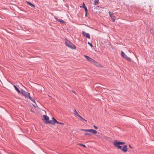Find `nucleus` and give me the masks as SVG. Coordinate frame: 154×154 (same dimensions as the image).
Listing matches in <instances>:
<instances>
[{"label": "nucleus", "instance_id": "8", "mask_svg": "<svg viewBox=\"0 0 154 154\" xmlns=\"http://www.w3.org/2000/svg\"><path fill=\"white\" fill-rule=\"evenodd\" d=\"M109 13L110 16L111 17L112 20V21L113 22H115V19H116L115 17L113 15V14L111 13V12L109 11Z\"/></svg>", "mask_w": 154, "mask_h": 154}, {"label": "nucleus", "instance_id": "25", "mask_svg": "<svg viewBox=\"0 0 154 154\" xmlns=\"http://www.w3.org/2000/svg\"><path fill=\"white\" fill-rule=\"evenodd\" d=\"M78 117H79V119L81 120L82 119V117L80 115H79Z\"/></svg>", "mask_w": 154, "mask_h": 154}, {"label": "nucleus", "instance_id": "19", "mask_svg": "<svg viewBox=\"0 0 154 154\" xmlns=\"http://www.w3.org/2000/svg\"><path fill=\"white\" fill-rule=\"evenodd\" d=\"M99 3V1L98 0H95L94 1V4L95 5H97Z\"/></svg>", "mask_w": 154, "mask_h": 154}, {"label": "nucleus", "instance_id": "10", "mask_svg": "<svg viewBox=\"0 0 154 154\" xmlns=\"http://www.w3.org/2000/svg\"><path fill=\"white\" fill-rule=\"evenodd\" d=\"M55 19L58 21L59 22H60L61 24H63L65 23L64 21L62 19H57V18L56 17H55Z\"/></svg>", "mask_w": 154, "mask_h": 154}, {"label": "nucleus", "instance_id": "15", "mask_svg": "<svg viewBox=\"0 0 154 154\" xmlns=\"http://www.w3.org/2000/svg\"><path fill=\"white\" fill-rule=\"evenodd\" d=\"M27 3L28 4V5H29V6L32 7H34L35 6L34 5L32 4V3L29 2H27Z\"/></svg>", "mask_w": 154, "mask_h": 154}, {"label": "nucleus", "instance_id": "23", "mask_svg": "<svg viewBox=\"0 0 154 154\" xmlns=\"http://www.w3.org/2000/svg\"><path fill=\"white\" fill-rule=\"evenodd\" d=\"M85 10V12L87 13V11H88L87 8L86 7H85L84 8Z\"/></svg>", "mask_w": 154, "mask_h": 154}, {"label": "nucleus", "instance_id": "1", "mask_svg": "<svg viewBox=\"0 0 154 154\" xmlns=\"http://www.w3.org/2000/svg\"><path fill=\"white\" fill-rule=\"evenodd\" d=\"M65 44L67 46L72 49H75L76 48V46L75 45L66 39L65 40Z\"/></svg>", "mask_w": 154, "mask_h": 154}, {"label": "nucleus", "instance_id": "2", "mask_svg": "<svg viewBox=\"0 0 154 154\" xmlns=\"http://www.w3.org/2000/svg\"><path fill=\"white\" fill-rule=\"evenodd\" d=\"M125 143L120 142L116 140H115L113 143V145L119 149H122V146L121 145H123L125 144Z\"/></svg>", "mask_w": 154, "mask_h": 154}, {"label": "nucleus", "instance_id": "31", "mask_svg": "<svg viewBox=\"0 0 154 154\" xmlns=\"http://www.w3.org/2000/svg\"><path fill=\"white\" fill-rule=\"evenodd\" d=\"M87 15V13H85V16H86Z\"/></svg>", "mask_w": 154, "mask_h": 154}, {"label": "nucleus", "instance_id": "11", "mask_svg": "<svg viewBox=\"0 0 154 154\" xmlns=\"http://www.w3.org/2000/svg\"><path fill=\"white\" fill-rule=\"evenodd\" d=\"M93 63L94 64L97 66H101V65L95 61L94 60V61H93Z\"/></svg>", "mask_w": 154, "mask_h": 154}, {"label": "nucleus", "instance_id": "16", "mask_svg": "<svg viewBox=\"0 0 154 154\" xmlns=\"http://www.w3.org/2000/svg\"><path fill=\"white\" fill-rule=\"evenodd\" d=\"M125 59H126L128 61L130 62L131 61V58L129 57H128L127 56V57H126Z\"/></svg>", "mask_w": 154, "mask_h": 154}, {"label": "nucleus", "instance_id": "22", "mask_svg": "<svg viewBox=\"0 0 154 154\" xmlns=\"http://www.w3.org/2000/svg\"><path fill=\"white\" fill-rule=\"evenodd\" d=\"M84 135H89V136L91 135V134H89V133H85Z\"/></svg>", "mask_w": 154, "mask_h": 154}, {"label": "nucleus", "instance_id": "24", "mask_svg": "<svg viewBox=\"0 0 154 154\" xmlns=\"http://www.w3.org/2000/svg\"><path fill=\"white\" fill-rule=\"evenodd\" d=\"M88 43L89 45L91 47H92L93 46V45H92V44L91 43H90L89 42H88Z\"/></svg>", "mask_w": 154, "mask_h": 154}, {"label": "nucleus", "instance_id": "6", "mask_svg": "<svg viewBox=\"0 0 154 154\" xmlns=\"http://www.w3.org/2000/svg\"><path fill=\"white\" fill-rule=\"evenodd\" d=\"M82 33L84 36H85L86 38L89 39L90 38V37L89 33L85 32L84 31L82 32Z\"/></svg>", "mask_w": 154, "mask_h": 154}, {"label": "nucleus", "instance_id": "29", "mask_svg": "<svg viewBox=\"0 0 154 154\" xmlns=\"http://www.w3.org/2000/svg\"><path fill=\"white\" fill-rule=\"evenodd\" d=\"M129 146L131 149H132L133 148V147L130 145H129Z\"/></svg>", "mask_w": 154, "mask_h": 154}, {"label": "nucleus", "instance_id": "5", "mask_svg": "<svg viewBox=\"0 0 154 154\" xmlns=\"http://www.w3.org/2000/svg\"><path fill=\"white\" fill-rule=\"evenodd\" d=\"M52 119V120H50L49 121L48 120V121H47V122H45V123L46 124L49 123L52 125H54L55 123H56L55 120H56L54 118H53Z\"/></svg>", "mask_w": 154, "mask_h": 154}, {"label": "nucleus", "instance_id": "20", "mask_svg": "<svg viewBox=\"0 0 154 154\" xmlns=\"http://www.w3.org/2000/svg\"><path fill=\"white\" fill-rule=\"evenodd\" d=\"M55 121L56 123H57V124H62V125H63L64 124L63 123H62V122H59L57 121L56 120H55Z\"/></svg>", "mask_w": 154, "mask_h": 154}, {"label": "nucleus", "instance_id": "13", "mask_svg": "<svg viewBox=\"0 0 154 154\" xmlns=\"http://www.w3.org/2000/svg\"><path fill=\"white\" fill-rule=\"evenodd\" d=\"M43 116L44 119L46 121L45 122H47V121H48L49 119V118L48 117L45 115H43Z\"/></svg>", "mask_w": 154, "mask_h": 154}, {"label": "nucleus", "instance_id": "30", "mask_svg": "<svg viewBox=\"0 0 154 154\" xmlns=\"http://www.w3.org/2000/svg\"><path fill=\"white\" fill-rule=\"evenodd\" d=\"M14 87L15 89V88L17 87L15 85H14Z\"/></svg>", "mask_w": 154, "mask_h": 154}, {"label": "nucleus", "instance_id": "7", "mask_svg": "<svg viewBox=\"0 0 154 154\" xmlns=\"http://www.w3.org/2000/svg\"><path fill=\"white\" fill-rule=\"evenodd\" d=\"M84 57L86 58L87 60L89 61L93 62V61H94V60L93 59L91 58L88 56L86 55H84Z\"/></svg>", "mask_w": 154, "mask_h": 154}, {"label": "nucleus", "instance_id": "9", "mask_svg": "<svg viewBox=\"0 0 154 154\" xmlns=\"http://www.w3.org/2000/svg\"><path fill=\"white\" fill-rule=\"evenodd\" d=\"M122 151L124 152H126L127 151L128 148L127 145H125L122 149H120Z\"/></svg>", "mask_w": 154, "mask_h": 154}, {"label": "nucleus", "instance_id": "28", "mask_svg": "<svg viewBox=\"0 0 154 154\" xmlns=\"http://www.w3.org/2000/svg\"><path fill=\"white\" fill-rule=\"evenodd\" d=\"M94 128H95L96 129H97L98 128L97 127L94 125Z\"/></svg>", "mask_w": 154, "mask_h": 154}, {"label": "nucleus", "instance_id": "12", "mask_svg": "<svg viewBox=\"0 0 154 154\" xmlns=\"http://www.w3.org/2000/svg\"><path fill=\"white\" fill-rule=\"evenodd\" d=\"M121 55L122 57L125 58L126 57H127V55L125 54L122 51L121 52Z\"/></svg>", "mask_w": 154, "mask_h": 154}, {"label": "nucleus", "instance_id": "27", "mask_svg": "<svg viewBox=\"0 0 154 154\" xmlns=\"http://www.w3.org/2000/svg\"><path fill=\"white\" fill-rule=\"evenodd\" d=\"M81 121L82 122H83L84 121H85L86 122V120H85V119H84L83 118H82V119L81 120Z\"/></svg>", "mask_w": 154, "mask_h": 154}, {"label": "nucleus", "instance_id": "26", "mask_svg": "<svg viewBox=\"0 0 154 154\" xmlns=\"http://www.w3.org/2000/svg\"><path fill=\"white\" fill-rule=\"evenodd\" d=\"M81 146L84 147H86V146L85 145H84V144H80Z\"/></svg>", "mask_w": 154, "mask_h": 154}, {"label": "nucleus", "instance_id": "14", "mask_svg": "<svg viewBox=\"0 0 154 154\" xmlns=\"http://www.w3.org/2000/svg\"><path fill=\"white\" fill-rule=\"evenodd\" d=\"M73 112H74V114L75 116H79L80 115L78 113V112H77V111L75 109H74V110Z\"/></svg>", "mask_w": 154, "mask_h": 154}, {"label": "nucleus", "instance_id": "18", "mask_svg": "<svg viewBox=\"0 0 154 154\" xmlns=\"http://www.w3.org/2000/svg\"><path fill=\"white\" fill-rule=\"evenodd\" d=\"M15 89L16 90V91L18 92V93H20V91L19 90V89L17 87Z\"/></svg>", "mask_w": 154, "mask_h": 154}, {"label": "nucleus", "instance_id": "17", "mask_svg": "<svg viewBox=\"0 0 154 154\" xmlns=\"http://www.w3.org/2000/svg\"><path fill=\"white\" fill-rule=\"evenodd\" d=\"M28 98L32 101L33 102H34L35 103V100H34L32 98V97H30V96Z\"/></svg>", "mask_w": 154, "mask_h": 154}, {"label": "nucleus", "instance_id": "4", "mask_svg": "<svg viewBox=\"0 0 154 154\" xmlns=\"http://www.w3.org/2000/svg\"><path fill=\"white\" fill-rule=\"evenodd\" d=\"M21 93L25 97H28L30 96V94L29 93L26 92L25 91L22 90Z\"/></svg>", "mask_w": 154, "mask_h": 154}, {"label": "nucleus", "instance_id": "3", "mask_svg": "<svg viewBox=\"0 0 154 154\" xmlns=\"http://www.w3.org/2000/svg\"><path fill=\"white\" fill-rule=\"evenodd\" d=\"M81 130L84 131H85L88 132H89L92 133L94 134H95L97 133V131L94 129H82Z\"/></svg>", "mask_w": 154, "mask_h": 154}, {"label": "nucleus", "instance_id": "21", "mask_svg": "<svg viewBox=\"0 0 154 154\" xmlns=\"http://www.w3.org/2000/svg\"><path fill=\"white\" fill-rule=\"evenodd\" d=\"M80 7L81 8H85V7H86V6H85V4L84 3V2H83V6H80Z\"/></svg>", "mask_w": 154, "mask_h": 154}]
</instances>
